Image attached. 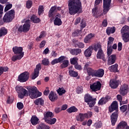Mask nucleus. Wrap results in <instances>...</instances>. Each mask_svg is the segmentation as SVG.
I'll use <instances>...</instances> for the list:
<instances>
[{"mask_svg": "<svg viewBox=\"0 0 129 129\" xmlns=\"http://www.w3.org/2000/svg\"><path fill=\"white\" fill-rule=\"evenodd\" d=\"M68 7L69 13L71 16L83 13L82 4L80 0H69Z\"/></svg>", "mask_w": 129, "mask_h": 129, "instance_id": "1", "label": "nucleus"}, {"mask_svg": "<svg viewBox=\"0 0 129 129\" xmlns=\"http://www.w3.org/2000/svg\"><path fill=\"white\" fill-rule=\"evenodd\" d=\"M30 20H27L23 25L19 26V24H16L14 29L15 30V32H17L18 34H22V33H28L30 31Z\"/></svg>", "mask_w": 129, "mask_h": 129, "instance_id": "2", "label": "nucleus"}, {"mask_svg": "<svg viewBox=\"0 0 129 129\" xmlns=\"http://www.w3.org/2000/svg\"><path fill=\"white\" fill-rule=\"evenodd\" d=\"M15 10H11L7 12L3 17V21L5 23H10L15 19Z\"/></svg>", "mask_w": 129, "mask_h": 129, "instance_id": "3", "label": "nucleus"}, {"mask_svg": "<svg viewBox=\"0 0 129 129\" xmlns=\"http://www.w3.org/2000/svg\"><path fill=\"white\" fill-rule=\"evenodd\" d=\"M16 91L18 93L19 98L23 99L25 96H28V91L24 88L23 87H17Z\"/></svg>", "mask_w": 129, "mask_h": 129, "instance_id": "4", "label": "nucleus"}, {"mask_svg": "<svg viewBox=\"0 0 129 129\" xmlns=\"http://www.w3.org/2000/svg\"><path fill=\"white\" fill-rule=\"evenodd\" d=\"M61 7L54 6L51 7L50 10L48 12V18H50V21H53L54 20V12H58V11H61Z\"/></svg>", "mask_w": 129, "mask_h": 129, "instance_id": "5", "label": "nucleus"}, {"mask_svg": "<svg viewBox=\"0 0 129 129\" xmlns=\"http://www.w3.org/2000/svg\"><path fill=\"white\" fill-rule=\"evenodd\" d=\"M29 74L28 72H24L21 74L18 78V80L20 82H26L29 80Z\"/></svg>", "mask_w": 129, "mask_h": 129, "instance_id": "6", "label": "nucleus"}, {"mask_svg": "<svg viewBox=\"0 0 129 129\" xmlns=\"http://www.w3.org/2000/svg\"><path fill=\"white\" fill-rule=\"evenodd\" d=\"M41 69H42V66L40 63H38L36 65L34 73L32 74V79L33 80H34V79H36V78L39 76L40 70H41Z\"/></svg>", "mask_w": 129, "mask_h": 129, "instance_id": "7", "label": "nucleus"}, {"mask_svg": "<svg viewBox=\"0 0 129 129\" xmlns=\"http://www.w3.org/2000/svg\"><path fill=\"white\" fill-rule=\"evenodd\" d=\"M26 88L28 90L29 96H30L31 98L34 99V96L35 95L37 92H38V89L37 88V87L35 86H29Z\"/></svg>", "mask_w": 129, "mask_h": 129, "instance_id": "8", "label": "nucleus"}, {"mask_svg": "<svg viewBox=\"0 0 129 129\" xmlns=\"http://www.w3.org/2000/svg\"><path fill=\"white\" fill-rule=\"evenodd\" d=\"M91 90L95 92L96 91H98L101 89V83L98 81L96 83H93L90 86Z\"/></svg>", "mask_w": 129, "mask_h": 129, "instance_id": "9", "label": "nucleus"}, {"mask_svg": "<svg viewBox=\"0 0 129 129\" xmlns=\"http://www.w3.org/2000/svg\"><path fill=\"white\" fill-rule=\"evenodd\" d=\"M111 117V122L113 126L115 125V123L117 121V118L118 117V111H115L110 115Z\"/></svg>", "mask_w": 129, "mask_h": 129, "instance_id": "10", "label": "nucleus"}, {"mask_svg": "<svg viewBox=\"0 0 129 129\" xmlns=\"http://www.w3.org/2000/svg\"><path fill=\"white\" fill-rule=\"evenodd\" d=\"M108 110L109 112H112L114 110L115 111H118V104L117 103V101H113L111 105L108 107Z\"/></svg>", "mask_w": 129, "mask_h": 129, "instance_id": "11", "label": "nucleus"}, {"mask_svg": "<svg viewBox=\"0 0 129 129\" xmlns=\"http://www.w3.org/2000/svg\"><path fill=\"white\" fill-rule=\"evenodd\" d=\"M12 50L15 55H22V57H24V52H23V47L15 46L12 48Z\"/></svg>", "mask_w": 129, "mask_h": 129, "instance_id": "12", "label": "nucleus"}, {"mask_svg": "<svg viewBox=\"0 0 129 129\" xmlns=\"http://www.w3.org/2000/svg\"><path fill=\"white\" fill-rule=\"evenodd\" d=\"M119 91L121 95L125 96V95L127 94V91H128V86H127V85L121 86Z\"/></svg>", "mask_w": 129, "mask_h": 129, "instance_id": "13", "label": "nucleus"}, {"mask_svg": "<svg viewBox=\"0 0 129 129\" xmlns=\"http://www.w3.org/2000/svg\"><path fill=\"white\" fill-rule=\"evenodd\" d=\"M93 52V46H92V45H91L87 49L85 50L84 52V55L85 57H91Z\"/></svg>", "mask_w": 129, "mask_h": 129, "instance_id": "14", "label": "nucleus"}, {"mask_svg": "<svg viewBox=\"0 0 129 129\" xmlns=\"http://www.w3.org/2000/svg\"><path fill=\"white\" fill-rule=\"evenodd\" d=\"M70 53L73 55L77 56V55H79L82 52L81 49L80 48H70L69 49Z\"/></svg>", "mask_w": 129, "mask_h": 129, "instance_id": "15", "label": "nucleus"}, {"mask_svg": "<svg viewBox=\"0 0 129 129\" xmlns=\"http://www.w3.org/2000/svg\"><path fill=\"white\" fill-rule=\"evenodd\" d=\"M109 85L111 88L113 89H115L117 87H118L119 83L117 81V80L112 79L110 81Z\"/></svg>", "mask_w": 129, "mask_h": 129, "instance_id": "16", "label": "nucleus"}, {"mask_svg": "<svg viewBox=\"0 0 129 129\" xmlns=\"http://www.w3.org/2000/svg\"><path fill=\"white\" fill-rule=\"evenodd\" d=\"M96 58L97 59H101L103 61H105V54H104V52L102 49L98 51L96 54Z\"/></svg>", "mask_w": 129, "mask_h": 129, "instance_id": "17", "label": "nucleus"}, {"mask_svg": "<svg viewBox=\"0 0 129 129\" xmlns=\"http://www.w3.org/2000/svg\"><path fill=\"white\" fill-rule=\"evenodd\" d=\"M85 116H87L86 114L80 113L76 116V120L77 121H80L81 122H82V121H84V119L86 118Z\"/></svg>", "mask_w": 129, "mask_h": 129, "instance_id": "18", "label": "nucleus"}, {"mask_svg": "<svg viewBox=\"0 0 129 129\" xmlns=\"http://www.w3.org/2000/svg\"><path fill=\"white\" fill-rule=\"evenodd\" d=\"M44 117L43 119H44V121L48 120L49 118H52L54 117V114L52 112L48 111L44 113L43 114Z\"/></svg>", "mask_w": 129, "mask_h": 129, "instance_id": "19", "label": "nucleus"}, {"mask_svg": "<svg viewBox=\"0 0 129 129\" xmlns=\"http://www.w3.org/2000/svg\"><path fill=\"white\" fill-rule=\"evenodd\" d=\"M66 57L62 55L58 57V58H55L53 59L51 62V65H55V64H58V63H62V61H64L65 60Z\"/></svg>", "mask_w": 129, "mask_h": 129, "instance_id": "20", "label": "nucleus"}, {"mask_svg": "<svg viewBox=\"0 0 129 129\" xmlns=\"http://www.w3.org/2000/svg\"><path fill=\"white\" fill-rule=\"evenodd\" d=\"M109 99H110V96L107 95L105 97H103L99 100L98 104L99 105H103V104H105L107 102H108Z\"/></svg>", "mask_w": 129, "mask_h": 129, "instance_id": "21", "label": "nucleus"}, {"mask_svg": "<svg viewBox=\"0 0 129 129\" xmlns=\"http://www.w3.org/2000/svg\"><path fill=\"white\" fill-rule=\"evenodd\" d=\"M116 60V55L115 54H112L109 56L108 59V65H112L115 63Z\"/></svg>", "mask_w": 129, "mask_h": 129, "instance_id": "22", "label": "nucleus"}, {"mask_svg": "<svg viewBox=\"0 0 129 129\" xmlns=\"http://www.w3.org/2000/svg\"><path fill=\"white\" fill-rule=\"evenodd\" d=\"M48 97L49 98V100H50V101H52V102H54V101H55V100H57V99H58V95H57V94L54 93V92L53 91L50 92L49 94Z\"/></svg>", "mask_w": 129, "mask_h": 129, "instance_id": "23", "label": "nucleus"}, {"mask_svg": "<svg viewBox=\"0 0 129 129\" xmlns=\"http://www.w3.org/2000/svg\"><path fill=\"white\" fill-rule=\"evenodd\" d=\"M104 75V70L102 69H99L97 70H96L95 77H98L99 78H101L103 77Z\"/></svg>", "mask_w": 129, "mask_h": 129, "instance_id": "24", "label": "nucleus"}, {"mask_svg": "<svg viewBox=\"0 0 129 129\" xmlns=\"http://www.w3.org/2000/svg\"><path fill=\"white\" fill-rule=\"evenodd\" d=\"M100 13H101V11L98 10V7H94L92 10L93 17H95V18H98L99 17Z\"/></svg>", "mask_w": 129, "mask_h": 129, "instance_id": "25", "label": "nucleus"}, {"mask_svg": "<svg viewBox=\"0 0 129 129\" xmlns=\"http://www.w3.org/2000/svg\"><path fill=\"white\" fill-rule=\"evenodd\" d=\"M94 34L93 33H90L85 37L84 38V42L85 43V44H87L88 43H90L91 39L92 38H94L95 37Z\"/></svg>", "mask_w": 129, "mask_h": 129, "instance_id": "26", "label": "nucleus"}, {"mask_svg": "<svg viewBox=\"0 0 129 129\" xmlns=\"http://www.w3.org/2000/svg\"><path fill=\"white\" fill-rule=\"evenodd\" d=\"M39 120L40 119H39L37 116L33 115L31 118L30 122L32 125H37V124H39Z\"/></svg>", "mask_w": 129, "mask_h": 129, "instance_id": "27", "label": "nucleus"}, {"mask_svg": "<svg viewBox=\"0 0 129 129\" xmlns=\"http://www.w3.org/2000/svg\"><path fill=\"white\" fill-rule=\"evenodd\" d=\"M117 68H118V64H117V63H115L114 65L109 67L108 70L110 72L116 73V72H118V71H117Z\"/></svg>", "mask_w": 129, "mask_h": 129, "instance_id": "28", "label": "nucleus"}, {"mask_svg": "<svg viewBox=\"0 0 129 129\" xmlns=\"http://www.w3.org/2000/svg\"><path fill=\"white\" fill-rule=\"evenodd\" d=\"M73 43H74L75 48H80V49L84 48V43L83 42H79L78 40H74Z\"/></svg>", "mask_w": 129, "mask_h": 129, "instance_id": "29", "label": "nucleus"}, {"mask_svg": "<svg viewBox=\"0 0 129 129\" xmlns=\"http://www.w3.org/2000/svg\"><path fill=\"white\" fill-rule=\"evenodd\" d=\"M30 20L31 22H33L34 24H39L41 22L40 18L37 17L35 15H33L31 18Z\"/></svg>", "mask_w": 129, "mask_h": 129, "instance_id": "30", "label": "nucleus"}, {"mask_svg": "<svg viewBox=\"0 0 129 129\" xmlns=\"http://www.w3.org/2000/svg\"><path fill=\"white\" fill-rule=\"evenodd\" d=\"M36 127V129H50V126L43 122H41L40 124H38Z\"/></svg>", "mask_w": 129, "mask_h": 129, "instance_id": "31", "label": "nucleus"}, {"mask_svg": "<svg viewBox=\"0 0 129 129\" xmlns=\"http://www.w3.org/2000/svg\"><path fill=\"white\" fill-rule=\"evenodd\" d=\"M127 125V123L124 121H121L116 126V129L124 128L125 126Z\"/></svg>", "mask_w": 129, "mask_h": 129, "instance_id": "32", "label": "nucleus"}, {"mask_svg": "<svg viewBox=\"0 0 129 129\" xmlns=\"http://www.w3.org/2000/svg\"><path fill=\"white\" fill-rule=\"evenodd\" d=\"M94 100V99H93V97L89 94H86L84 96L85 102H86L87 103L90 102V101H92V100Z\"/></svg>", "mask_w": 129, "mask_h": 129, "instance_id": "33", "label": "nucleus"}, {"mask_svg": "<svg viewBox=\"0 0 129 129\" xmlns=\"http://www.w3.org/2000/svg\"><path fill=\"white\" fill-rule=\"evenodd\" d=\"M106 32L108 36H110V34H114V33H115V27H108Z\"/></svg>", "mask_w": 129, "mask_h": 129, "instance_id": "34", "label": "nucleus"}, {"mask_svg": "<svg viewBox=\"0 0 129 129\" xmlns=\"http://www.w3.org/2000/svg\"><path fill=\"white\" fill-rule=\"evenodd\" d=\"M96 71V70H94L91 68L89 69L87 71V74L89 76H92V77H95Z\"/></svg>", "mask_w": 129, "mask_h": 129, "instance_id": "35", "label": "nucleus"}, {"mask_svg": "<svg viewBox=\"0 0 129 129\" xmlns=\"http://www.w3.org/2000/svg\"><path fill=\"white\" fill-rule=\"evenodd\" d=\"M103 7H104L105 9H110L111 0H103Z\"/></svg>", "mask_w": 129, "mask_h": 129, "instance_id": "36", "label": "nucleus"}, {"mask_svg": "<svg viewBox=\"0 0 129 129\" xmlns=\"http://www.w3.org/2000/svg\"><path fill=\"white\" fill-rule=\"evenodd\" d=\"M56 121H57V119L56 118H50L45 122H46V123H48V124L52 125L53 124H55V123H56Z\"/></svg>", "mask_w": 129, "mask_h": 129, "instance_id": "37", "label": "nucleus"}, {"mask_svg": "<svg viewBox=\"0 0 129 129\" xmlns=\"http://www.w3.org/2000/svg\"><path fill=\"white\" fill-rule=\"evenodd\" d=\"M122 37L124 43L129 42V32L122 34Z\"/></svg>", "mask_w": 129, "mask_h": 129, "instance_id": "38", "label": "nucleus"}, {"mask_svg": "<svg viewBox=\"0 0 129 129\" xmlns=\"http://www.w3.org/2000/svg\"><path fill=\"white\" fill-rule=\"evenodd\" d=\"M53 24L55 26H61V25H62V21L61 20V19L55 17V18L53 21Z\"/></svg>", "mask_w": 129, "mask_h": 129, "instance_id": "39", "label": "nucleus"}, {"mask_svg": "<svg viewBox=\"0 0 129 129\" xmlns=\"http://www.w3.org/2000/svg\"><path fill=\"white\" fill-rule=\"evenodd\" d=\"M61 64H60V67L61 69H64V68H67L69 66V60H64L61 62Z\"/></svg>", "mask_w": 129, "mask_h": 129, "instance_id": "40", "label": "nucleus"}, {"mask_svg": "<svg viewBox=\"0 0 129 129\" xmlns=\"http://www.w3.org/2000/svg\"><path fill=\"white\" fill-rule=\"evenodd\" d=\"M67 111L69 113H72V112H77L78 109L76 107L73 106L67 109Z\"/></svg>", "mask_w": 129, "mask_h": 129, "instance_id": "41", "label": "nucleus"}, {"mask_svg": "<svg viewBox=\"0 0 129 129\" xmlns=\"http://www.w3.org/2000/svg\"><path fill=\"white\" fill-rule=\"evenodd\" d=\"M129 104L127 105H123L121 107H120V110L122 113L125 112L127 110L129 111ZM128 109V110H127Z\"/></svg>", "mask_w": 129, "mask_h": 129, "instance_id": "42", "label": "nucleus"}, {"mask_svg": "<svg viewBox=\"0 0 129 129\" xmlns=\"http://www.w3.org/2000/svg\"><path fill=\"white\" fill-rule=\"evenodd\" d=\"M56 91L59 96H62L63 94H65V93H66V90L64 89V88L63 87L58 88Z\"/></svg>", "mask_w": 129, "mask_h": 129, "instance_id": "43", "label": "nucleus"}, {"mask_svg": "<svg viewBox=\"0 0 129 129\" xmlns=\"http://www.w3.org/2000/svg\"><path fill=\"white\" fill-rule=\"evenodd\" d=\"M34 103L36 105H39V103L40 105L44 106V100L42 98H38L34 101Z\"/></svg>", "mask_w": 129, "mask_h": 129, "instance_id": "44", "label": "nucleus"}, {"mask_svg": "<svg viewBox=\"0 0 129 129\" xmlns=\"http://www.w3.org/2000/svg\"><path fill=\"white\" fill-rule=\"evenodd\" d=\"M7 34H8V30L7 29L5 28V27L0 29V38L3 36H6Z\"/></svg>", "mask_w": 129, "mask_h": 129, "instance_id": "45", "label": "nucleus"}, {"mask_svg": "<svg viewBox=\"0 0 129 129\" xmlns=\"http://www.w3.org/2000/svg\"><path fill=\"white\" fill-rule=\"evenodd\" d=\"M121 34H125V33H129V27L127 25L123 26L120 30Z\"/></svg>", "mask_w": 129, "mask_h": 129, "instance_id": "46", "label": "nucleus"}, {"mask_svg": "<svg viewBox=\"0 0 129 129\" xmlns=\"http://www.w3.org/2000/svg\"><path fill=\"white\" fill-rule=\"evenodd\" d=\"M93 50H94L95 52H97V51H100V50H102V48H101V44L100 43L96 44L94 47H93Z\"/></svg>", "mask_w": 129, "mask_h": 129, "instance_id": "47", "label": "nucleus"}, {"mask_svg": "<svg viewBox=\"0 0 129 129\" xmlns=\"http://www.w3.org/2000/svg\"><path fill=\"white\" fill-rule=\"evenodd\" d=\"M44 11H45L44 6H39L38 7V16H41V15H43V14H44Z\"/></svg>", "mask_w": 129, "mask_h": 129, "instance_id": "48", "label": "nucleus"}, {"mask_svg": "<svg viewBox=\"0 0 129 129\" xmlns=\"http://www.w3.org/2000/svg\"><path fill=\"white\" fill-rule=\"evenodd\" d=\"M9 71L8 67H0V76L4 73Z\"/></svg>", "mask_w": 129, "mask_h": 129, "instance_id": "49", "label": "nucleus"}, {"mask_svg": "<svg viewBox=\"0 0 129 129\" xmlns=\"http://www.w3.org/2000/svg\"><path fill=\"white\" fill-rule=\"evenodd\" d=\"M69 73L72 77H77V76H78V73L73 70H69Z\"/></svg>", "mask_w": 129, "mask_h": 129, "instance_id": "50", "label": "nucleus"}, {"mask_svg": "<svg viewBox=\"0 0 129 129\" xmlns=\"http://www.w3.org/2000/svg\"><path fill=\"white\" fill-rule=\"evenodd\" d=\"M23 57L22 54L21 55H14L12 57V60L13 61V62H16L17 60H21L22 58Z\"/></svg>", "mask_w": 129, "mask_h": 129, "instance_id": "51", "label": "nucleus"}, {"mask_svg": "<svg viewBox=\"0 0 129 129\" xmlns=\"http://www.w3.org/2000/svg\"><path fill=\"white\" fill-rule=\"evenodd\" d=\"M70 62L72 65H76L78 63V58L77 57H73L70 59Z\"/></svg>", "mask_w": 129, "mask_h": 129, "instance_id": "52", "label": "nucleus"}, {"mask_svg": "<svg viewBox=\"0 0 129 129\" xmlns=\"http://www.w3.org/2000/svg\"><path fill=\"white\" fill-rule=\"evenodd\" d=\"M103 13H100L99 17H102V16H104V15H106L107 13L110 10V8H105L103 6Z\"/></svg>", "mask_w": 129, "mask_h": 129, "instance_id": "53", "label": "nucleus"}, {"mask_svg": "<svg viewBox=\"0 0 129 129\" xmlns=\"http://www.w3.org/2000/svg\"><path fill=\"white\" fill-rule=\"evenodd\" d=\"M89 66H91V62H90V61L87 62L85 63L84 67V70H86V71H88V69H89L90 68H89Z\"/></svg>", "mask_w": 129, "mask_h": 129, "instance_id": "54", "label": "nucleus"}, {"mask_svg": "<svg viewBox=\"0 0 129 129\" xmlns=\"http://www.w3.org/2000/svg\"><path fill=\"white\" fill-rule=\"evenodd\" d=\"M113 41H114V38L112 37H109L107 42V46H111L113 44Z\"/></svg>", "mask_w": 129, "mask_h": 129, "instance_id": "55", "label": "nucleus"}, {"mask_svg": "<svg viewBox=\"0 0 129 129\" xmlns=\"http://www.w3.org/2000/svg\"><path fill=\"white\" fill-rule=\"evenodd\" d=\"M94 126L96 128H101V126H102V122L101 121H98L94 123Z\"/></svg>", "mask_w": 129, "mask_h": 129, "instance_id": "56", "label": "nucleus"}, {"mask_svg": "<svg viewBox=\"0 0 129 129\" xmlns=\"http://www.w3.org/2000/svg\"><path fill=\"white\" fill-rule=\"evenodd\" d=\"M96 100V98H95L90 102H88V105H89V107H93L95 105V103H96V102H95Z\"/></svg>", "mask_w": 129, "mask_h": 129, "instance_id": "57", "label": "nucleus"}, {"mask_svg": "<svg viewBox=\"0 0 129 129\" xmlns=\"http://www.w3.org/2000/svg\"><path fill=\"white\" fill-rule=\"evenodd\" d=\"M107 51L108 56H110V55H111V53H112V46L110 45H107Z\"/></svg>", "mask_w": 129, "mask_h": 129, "instance_id": "58", "label": "nucleus"}, {"mask_svg": "<svg viewBox=\"0 0 129 129\" xmlns=\"http://www.w3.org/2000/svg\"><path fill=\"white\" fill-rule=\"evenodd\" d=\"M76 92L77 94H80L83 92V88L82 86H78L76 88Z\"/></svg>", "mask_w": 129, "mask_h": 129, "instance_id": "59", "label": "nucleus"}, {"mask_svg": "<svg viewBox=\"0 0 129 129\" xmlns=\"http://www.w3.org/2000/svg\"><path fill=\"white\" fill-rule=\"evenodd\" d=\"M49 63H50V62L49 61V59L47 58H44L41 61V63L44 66H48V65H49Z\"/></svg>", "mask_w": 129, "mask_h": 129, "instance_id": "60", "label": "nucleus"}, {"mask_svg": "<svg viewBox=\"0 0 129 129\" xmlns=\"http://www.w3.org/2000/svg\"><path fill=\"white\" fill-rule=\"evenodd\" d=\"M32 5L33 2L30 0L26 2V8L27 9H31L32 8Z\"/></svg>", "mask_w": 129, "mask_h": 129, "instance_id": "61", "label": "nucleus"}, {"mask_svg": "<svg viewBox=\"0 0 129 129\" xmlns=\"http://www.w3.org/2000/svg\"><path fill=\"white\" fill-rule=\"evenodd\" d=\"M13 7V4H8L7 5H6L5 10H4V12H8V11H9V10H11V8Z\"/></svg>", "mask_w": 129, "mask_h": 129, "instance_id": "62", "label": "nucleus"}, {"mask_svg": "<svg viewBox=\"0 0 129 129\" xmlns=\"http://www.w3.org/2000/svg\"><path fill=\"white\" fill-rule=\"evenodd\" d=\"M17 108H18V109H20V110L24 108V104L22 102L17 103Z\"/></svg>", "mask_w": 129, "mask_h": 129, "instance_id": "63", "label": "nucleus"}, {"mask_svg": "<svg viewBox=\"0 0 129 129\" xmlns=\"http://www.w3.org/2000/svg\"><path fill=\"white\" fill-rule=\"evenodd\" d=\"M85 114H86L87 116H85L86 118H90L92 116V112L89 111L87 113H85Z\"/></svg>", "mask_w": 129, "mask_h": 129, "instance_id": "64", "label": "nucleus"}]
</instances>
